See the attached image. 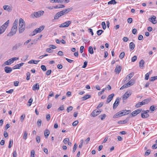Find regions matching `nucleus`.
I'll use <instances>...</instances> for the list:
<instances>
[{
    "label": "nucleus",
    "mask_w": 157,
    "mask_h": 157,
    "mask_svg": "<svg viewBox=\"0 0 157 157\" xmlns=\"http://www.w3.org/2000/svg\"><path fill=\"white\" fill-rule=\"evenodd\" d=\"M17 24L18 20L16 19L13 24L10 32L7 35L8 36H11L16 34L17 29Z\"/></svg>",
    "instance_id": "obj_1"
},
{
    "label": "nucleus",
    "mask_w": 157,
    "mask_h": 157,
    "mask_svg": "<svg viewBox=\"0 0 157 157\" xmlns=\"http://www.w3.org/2000/svg\"><path fill=\"white\" fill-rule=\"evenodd\" d=\"M10 23L9 20H8L1 27H0V35L2 34L5 31Z\"/></svg>",
    "instance_id": "obj_2"
},
{
    "label": "nucleus",
    "mask_w": 157,
    "mask_h": 157,
    "mask_svg": "<svg viewBox=\"0 0 157 157\" xmlns=\"http://www.w3.org/2000/svg\"><path fill=\"white\" fill-rule=\"evenodd\" d=\"M44 13V12L42 10H40L37 12H35L33 14H32L31 16L33 18L36 17V18L40 17L43 15Z\"/></svg>",
    "instance_id": "obj_3"
},
{
    "label": "nucleus",
    "mask_w": 157,
    "mask_h": 157,
    "mask_svg": "<svg viewBox=\"0 0 157 157\" xmlns=\"http://www.w3.org/2000/svg\"><path fill=\"white\" fill-rule=\"evenodd\" d=\"M65 14L63 10L62 11L56 13L54 16V19H57L59 18V17Z\"/></svg>",
    "instance_id": "obj_4"
},
{
    "label": "nucleus",
    "mask_w": 157,
    "mask_h": 157,
    "mask_svg": "<svg viewBox=\"0 0 157 157\" xmlns=\"http://www.w3.org/2000/svg\"><path fill=\"white\" fill-rule=\"evenodd\" d=\"M71 23V21H69L61 24L59 26L60 28H66L68 27Z\"/></svg>",
    "instance_id": "obj_5"
},
{
    "label": "nucleus",
    "mask_w": 157,
    "mask_h": 157,
    "mask_svg": "<svg viewBox=\"0 0 157 157\" xmlns=\"http://www.w3.org/2000/svg\"><path fill=\"white\" fill-rule=\"evenodd\" d=\"M22 43H17L13 46L12 49L13 50H15L17 49L18 48L22 46Z\"/></svg>",
    "instance_id": "obj_6"
},
{
    "label": "nucleus",
    "mask_w": 157,
    "mask_h": 157,
    "mask_svg": "<svg viewBox=\"0 0 157 157\" xmlns=\"http://www.w3.org/2000/svg\"><path fill=\"white\" fill-rule=\"evenodd\" d=\"M101 112V111L98 110L97 109H95L92 112L91 115L93 117H95L99 114Z\"/></svg>",
    "instance_id": "obj_7"
},
{
    "label": "nucleus",
    "mask_w": 157,
    "mask_h": 157,
    "mask_svg": "<svg viewBox=\"0 0 157 157\" xmlns=\"http://www.w3.org/2000/svg\"><path fill=\"white\" fill-rule=\"evenodd\" d=\"M156 18V17L154 15H153L151 17L149 18L148 19V20L153 24H155L157 23V21L155 20Z\"/></svg>",
    "instance_id": "obj_8"
},
{
    "label": "nucleus",
    "mask_w": 157,
    "mask_h": 157,
    "mask_svg": "<svg viewBox=\"0 0 157 157\" xmlns=\"http://www.w3.org/2000/svg\"><path fill=\"white\" fill-rule=\"evenodd\" d=\"M149 112L148 110H147L144 111L143 113L141 114V116L142 118H146L149 117V115L148 114V112Z\"/></svg>",
    "instance_id": "obj_9"
},
{
    "label": "nucleus",
    "mask_w": 157,
    "mask_h": 157,
    "mask_svg": "<svg viewBox=\"0 0 157 157\" xmlns=\"http://www.w3.org/2000/svg\"><path fill=\"white\" fill-rule=\"evenodd\" d=\"M19 27H24V26H25V21L21 18H20L19 19Z\"/></svg>",
    "instance_id": "obj_10"
},
{
    "label": "nucleus",
    "mask_w": 157,
    "mask_h": 157,
    "mask_svg": "<svg viewBox=\"0 0 157 157\" xmlns=\"http://www.w3.org/2000/svg\"><path fill=\"white\" fill-rule=\"evenodd\" d=\"M120 99L118 98L116 99V100L113 105V109H115L118 105Z\"/></svg>",
    "instance_id": "obj_11"
},
{
    "label": "nucleus",
    "mask_w": 157,
    "mask_h": 157,
    "mask_svg": "<svg viewBox=\"0 0 157 157\" xmlns=\"http://www.w3.org/2000/svg\"><path fill=\"white\" fill-rule=\"evenodd\" d=\"M114 96V94H111L109 95L107 98V99L106 101V103H108L111 101L113 97Z\"/></svg>",
    "instance_id": "obj_12"
},
{
    "label": "nucleus",
    "mask_w": 157,
    "mask_h": 157,
    "mask_svg": "<svg viewBox=\"0 0 157 157\" xmlns=\"http://www.w3.org/2000/svg\"><path fill=\"white\" fill-rule=\"evenodd\" d=\"M5 72L7 73H10L12 71L11 67H6L4 68Z\"/></svg>",
    "instance_id": "obj_13"
},
{
    "label": "nucleus",
    "mask_w": 157,
    "mask_h": 157,
    "mask_svg": "<svg viewBox=\"0 0 157 157\" xmlns=\"http://www.w3.org/2000/svg\"><path fill=\"white\" fill-rule=\"evenodd\" d=\"M4 9L6 10L9 12H10L12 10V7L8 5H5L3 6Z\"/></svg>",
    "instance_id": "obj_14"
},
{
    "label": "nucleus",
    "mask_w": 157,
    "mask_h": 157,
    "mask_svg": "<svg viewBox=\"0 0 157 157\" xmlns=\"http://www.w3.org/2000/svg\"><path fill=\"white\" fill-rule=\"evenodd\" d=\"M39 85L38 83L34 84L32 87V90L34 91H35L36 90H38L39 89Z\"/></svg>",
    "instance_id": "obj_15"
},
{
    "label": "nucleus",
    "mask_w": 157,
    "mask_h": 157,
    "mask_svg": "<svg viewBox=\"0 0 157 157\" xmlns=\"http://www.w3.org/2000/svg\"><path fill=\"white\" fill-rule=\"evenodd\" d=\"M24 64V63H21L19 64H17L13 67V69H19L20 68V67L22 66Z\"/></svg>",
    "instance_id": "obj_16"
},
{
    "label": "nucleus",
    "mask_w": 157,
    "mask_h": 157,
    "mask_svg": "<svg viewBox=\"0 0 157 157\" xmlns=\"http://www.w3.org/2000/svg\"><path fill=\"white\" fill-rule=\"evenodd\" d=\"M121 70V67L120 66H117L115 69V71L116 73L119 74Z\"/></svg>",
    "instance_id": "obj_17"
},
{
    "label": "nucleus",
    "mask_w": 157,
    "mask_h": 157,
    "mask_svg": "<svg viewBox=\"0 0 157 157\" xmlns=\"http://www.w3.org/2000/svg\"><path fill=\"white\" fill-rule=\"evenodd\" d=\"M131 95V94L128 93L127 92L125 93L123 96V100H126L127 98L129 97Z\"/></svg>",
    "instance_id": "obj_18"
},
{
    "label": "nucleus",
    "mask_w": 157,
    "mask_h": 157,
    "mask_svg": "<svg viewBox=\"0 0 157 157\" xmlns=\"http://www.w3.org/2000/svg\"><path fill=\"white\" fill-rule=\"evenodd\" d=\"M134 75V73H130L125 78V81L127 80H128V81Z\"/></svg>",
    "instance_id": "obj_19"
},
{
    "label": "nucleus",
    "mask_w": 157,
    "mask_h": 157,
    "mask_svg": "<svg viewBox=\"0 0 157 157\" xmlns=\"http://www.w3.org/2000/svg\"><path fill=\"white\" fill-rule=\"evenodd\" d=\"M50 134V131L47 129L45 130L44 132V136L46 138H47Z\"/></svg>",
    "instance_id": "obj_20"
},
{
    "label": "nucleus",
    "mask_w": 157,
    "mask_h": 157,
    "mask_svg": "<svg viewBox=\"0 0 157 157\" xmlns=\"http://www.w3.org/2000/svg\"><path fill=\"white\" fill-rule=\"evenodd\" d=\"M65 7V6L63 4H59L55 6H54V9H59L63 8Z\"/></svg>",
    "instance_id": "obj_21"
},
{
    "label": "nucleus",
    "mask_w": 157,
    "mask_h": 157,
    "mask_svg": "<svg viewBox=\"0 0 157 157\" xmlns=\"http://www.w3.org/2000/svg\"><path fill=\"white\" fill-rule=\"evenodd\" d=\"M135 45L133 42H131L129 44V48L131 49V51L134 48Z\"/></svg>",
    "instance_id": "obj_22"
},
{
    "label": "nucleus",
    "mask_w": 157,
    "mask_h": 157,
    "mask_svg": "<svg viewBox=\"0 0 157 157\" xmlns=\"http://www.w3.org/2000/svg\"><path fill=\"white\" fill-rule=\"evenodd\" d=\"M128 121L127 119L123 121H120L118 122V124H125Z\"/></svg>",
    "instance_id": "obj_23"
},
{
    "label": "nucleus",
    "mask_w": 157,
    "mask_h": 157,
    "mask_svg": "<svg viewBox=\"0 0 157 157\" xmlns=\"http://www.w3.org/2000/svg\"><path fill=\"white\" fill-rule=\"evenodd\" d=\"M40 61L39 60H31L28 62L29 63H34L35 64H37Z\"/></svg>",
    "instance_id": "obj_24"
},
{
    "label": "nucleus",
    "mask_w": 157,
    "mask_h": 157,
    "mask_svg": "<svg viewBox=\"0 0 157 157\" xmlns=\"http://www.w3.org/2000/svg\"><path fill=\"white\" fill-rule=\"evenodd\" d=\"M91 98V96L90 95H86L84 96H83L82 98V100H85L86 99H87L88 98Z\"/></svg>",
    "instance_id": "obj_25"
},
{
    "label": "nucleus",
    "mask_w": 157,
    "mask_h": 157,
    "mask_svg": "<svg viewBox=\"0 0 157 157\" xmlns=\"http://www.w3.org/2000/svg\"><path fill=\"white\" fill-rule=\"evenodd\" d=\"M72 9L73 8H72L70 7L67 9L64 10H63L66 14L71 11Z\"/></svg>",
    "instance_id": "obj_26"
},
{
    "label": "nucleus",
    "mask_w": 157,
    "mask_h": 157,
    "mask_svg": "<svg viewBox=\"0 0 157 157\" xmlns=\"http://www.w3.org/2000/svg\"><path fill=\"white\" fill-rule=\"evenodd\" d=\"M88 52L91 54H92L94 53V51L93 50V48L92 46H90L88 48Z\"/></svg>",
    "instance_id": "obj_27"
},
{
    "label": "nucleus",
    "mask_w": 157,
    "mask_h": 157,
    "mask_svg": "<svg viewBox=\"0 0 157 157\" xmlns=\"http://www.w3.org/2000/svg\"><path fill=\"white\" fill-rule=\"evenodd\" d=\"M150 101V100L149 99H145L142 102H143V104L144 105L146 104H147L148 102H149Z\"/></svg>",
    "instance_id": "obj_28"
},
{
    "label": "nucleus",
    "mask_w": 157,
    "mask_h": 157,
    "mask_svg": "<svg viewBox=\"0 0 157 157\" xmlns=\"http://www.w3.org/2000/svg\"><path fill=\"white\" fill-rule=\"evenodd\" d=\"M144 105L143 104V102L142 101L141 102H139L138 103H137L136 104L135 106L136 108H139V107H141V106H142V105Z\"/></svg>",
    "instance_id": "obj_29"
},
{
    "label": "nucleus",
    "mask_w": 157,
    "mask_h": 157,
    "mask_svg": "<svg viewBox=\"0 0 157 157\" xmlns=\"http://www.w3.org/2000/svg\"><path fill=\"white\" fill-rule=\"evenodd\" d=\"M11 63H10V61H9V60H7V61L5 62L4 63V64H3L2 65V67H4L6 65H10L11 64Z\"/></svg>",
    "instance_id": "obj_30"
},
{
    "label": "nucleus",
    "mask_w": 157,
    "mask_h": 157,
    "mask_svg": "<svg viewBox=\"0 0 157 157\" xmlns=\"http://www.w3.org/2000/svg\"><path fill=\"white\" fill-rule=\"evenodd\" d=\"M25 26L24 27H19V31L20 33H22L25 30Z\"/></svg>",
    "instance_id": "obj_31"
},
{
    "label": "nucleus",
    "mask_w": 157,
    "mask_h": 157,
    "mask_svg": "<svg viewBox=\"0 0 157 157\" xmlns=\"http://www.w3.org/2000/svg\"><path fill=\"white\" fill-rule=\"evenodd\" d=\"M117 2L115 0H111L108 3V4H115L117 3Z\"/></svg>",
    "instance_id": "obj_32"
},
{
    "label": "nucleus",
    "mask_w": 157,
    "mask_h": 157,
    "mask_svg": "<svg viewBox=\"0 0 157 157\" xmlns=\"http://www.w3.org/2000/svg\"><path fill=\"white\" fill-rule=\"evenodd\" d=\"M44 27V26L42 25L40 26L39 28H37V29L38 30V32H39V33H40L43 30Z\"/></svg>",
    "instance_id": "obj_33"
},
{
    "label": "nucleus",
    "mask_w": 157,
    "mask_h": 157,
    "mask_svg": "<svg viewBox=\"0 0 157 157\" xmlns=\"http://www.w3.org/2000/svg\"><path fill=\"white\" fill-rule=\"evenodd\" d=\"M144 61L143 59L141 60L139 62V66L140 67H142L143 66V65L144 64Z\"/></svg>",
    "instance_id": "obj_34"
},
{
    "label": "nucleus",
    "mask_w": 157,
    "mask_h": 157,
    "mask_svg": "<svg viewBox=\"0 0 157 157\" xmlns=\"http://www.w3.org/2000/svg\"><path fill=\"white\" fill-rule=\"evenodd\" d=\"M13 144V141L12 140H10L9 141V145L8 146L9 148H10L12 146Z\"/></svg>",
    "instance_id": "obj_35"
},
{
    "label": "nucleus",
    "mask_w": 157,
    "mask_h": 157,
    "mask_svg": "<svg viewBox=\"0 0 157 157\" xmlns=\"http://www.w3.org/2000/svg\"><path fill=\"white\" fill-rule=\"evenodd\" d=\"M27 76L26 79L27 80H29L30 79V73L29 72H28L26 74Z\"/></svg>",
    "instance_id": "obj_36"
},
{
    "label": "nucleus",
    "mask_w": 157,
    "mask_h": 157,
    "mask_svg": "<svg viewBox=\"0 0 157 157\" xmlns=\"http://www.w3.org/2000/svg\"><path fill=\"white\" fill-rule=\"evenodd\" d=\"M151 74L150 72H149L147 73L145 75V79L146 80H147L149 77V76Z\"/></svg>",
    "instance_id": "obj_37"
},
{
    "label": "nucleus",
    "mask_w": 157,
    "mask_h": 157,
    "mask_svg": "<svg viewBox=\"0 0 157 157\" xmlns=\"http://www.w3.org/2000/svg\"><path fill=\"white\" fill-rule=\"evenodd\" d=\"M103 32V31L102 30H99L97 31V33L98 35L99 36Z\"/></svg>",
    "instance_id": "obj_38"
},
{
    "label": "nucleus",
    "mask_w": 157,
    "mask_h": 157,
    "mask_svg": "<svg viewBox=\"0 0 157 157\" xmlns=\"http://www.w3.org/2000/svg\"><path fill=\"white\" fill-rule=\"evenodd\" d=\"M124 52H122L119 55V58L121 59H122L124 57Z\"/></svg>",
    "instance_id": "obj_39"
},
{
    "label": "nucleus",
    "mask_w": 157,
    "mask_h": 157,
    "mask_svg": "<svg viewBox=\"0 0 157 157\" xmlns=\"http://www.w3.org/2000/svg\"><path fill=\"white\" fill-rule=\"evenodd\" d=\"M73 109V107L71 106H70L67 108V111L68 113H69L70 111H71Z\"/></svg>",
    "instance_id": "obj_40"
},
{
    "label": "nucleus",
    "mask_w": 157,
    "mask_h": 157,
    "mask_svg": "<svg viewBox=\"0 0 157 157\" xmlns=\"http://www.w3.org/2000/svg\"><path fill=\"white\" fill-rule=\"evenodd\" d=\"M28 135V133L26 131H25L24 132V136H23V138L24 140H26L27 139V137Z\"/></svg>",
    "instance_id": "obj_41"
},
{
    "label": "nucleus",
    "mask_w": 157,
    "mask_h": 157,
    "mask_svg": "<svg viewBox=\"0 0 157 157\" xmlns=\"http://www.w3.org/2000/svg\"><path fill=\"white\" fill-rule=\"evenodd\" d=\"M157 79V76H155L153 77H152L151 78V79H150V81H153Z\"/></svg>",
    "instance_id": "obj_42"
},
{
    "label": "nucleus",
    "mask_w": 157,
    "mask_h": 157,
    "mask_svg": "<svg viewBox=\"0 0 157 157\" xmlns=\"http://www.w3.org/2000/svg\"><path fill=\"white\" fill-rule=\"evenodd\" d=\"M25 117V115L24 114H22L20 117V120L21 122H23L24 121V118Z\"/></svg>",
    "instance_id": "obj_43"
},
{
    "label": "nucleus",
    "mask_w": 157,
    "mask_h": 157,
    "mask_svg": "<svg viewBox=\"0 0 157 157\" xmlns=\"http://www.w3.org/2000/svg\"><path fill=\"white\" fill-rule=\"evenodd\" d=\"M37 33H36V31L34 30V31L33 32H32L30 34L29 36H34Z\"/></svg>",
    "instance_id": "obj_44"
},
{
    "label": "nucleus",
    "mask_w": 157,
    "mask_h": 157,
    "mask_svg": "<svg viewBox=\"0 0 157 157\" xmlns=\"http://www.w3.org/2000/svg\"><path fill=\"white\" fill-rule=\"evenodd\" d=\"M101 25L103 29H105L106 28V25L105 22H102L101 23Z\"/></svg>",
    "instance_id": "obj_45"
},
{
    "label": "nucleus",
    "mask_w": 157,
    "mask_h": 157,
    "mask_svg": "<svg viewBox=\"0 0 157 157\" xmlns=\"http://www.w3.org/2000/svg\"><path fill=\"white\" fill-rule=\"evenodd\" d=\"M52 2H58L59 3H62V0H52Z\"/></svg>",
    "instance_id": "obj_46"
},
{
    "label": "nucleus",
    "mask_w": 157,
    "mask_h": 157,
    "mask_svg": "<svg viewBox=\"0 0 157 157\" xmlns=\"http://www.w3.org/2000/svg\"><path fill=\"white\" fill-rule=\"evenodd\" d=\"M120 117L121 116L120 115L119 113L118 112L114 115L113 118H116Z\"/></svg>",
    "instance_id": "obj_47"
},
{
    "label": "nucleus",
    "mask_w": 157,
    "mask_h": 157,
    "mask_svg": "<svg viewBox=\"0 0 157 157\" xmlns=\"http://www.w3.org/2000/svg\"><path fill=\"white\" fill-rule=\"evenodd\" d=\"M69 139L68 138H66L63 140V142L65 144H66L69 142Z\"/></svg>",
    "instance_id": "obj_48"
},
{
    "label": "nucleus",
    "mask_w": 157,
    "mask_h": 157,
    "mask_svg": "<svg viewBox=\"0 0 157 157\" xmlns=\"http://www.w3.org/2000/svg\"><path fill=\"white\" fill-rule=\"evenodd\" d=\"M151 152V150L150 149L147 150L145 152V155H148L149 154H150Z\"/></svg>",
    "instance_id": "obj_49"
},
{
    "label": "nucleus",
    "mask_w": 157,
    "mask_h": 157,
    "mask_svg": "<svg viewBox=\"0 0 157 157\" xmlns=\"http://www.w3.org/2000/svg\"><path fill=\"white\" fill-rule=\"evenodd\" d=\"M106 89V88H103L101 91H100L98 93V95H100L101 94H103Z\"/></svg>",
    "instance_id": "obj_50"
},
{
    "label": "nucleus",
    "mask_w": 157,
    "mask_h": 157,
    "mask_svg": "<svg viewBox=\"0 0 157 157\" xmlns=\"http://www.w3.org/2000/svg\"><path fill=\"white\" fill-rule=\"evenodd\" d=\"M42 121L40 119H39L37 122V124L38 127H40Z\"/></svg>",
    "instance_id": "obj_51"
},
{
    "label": "nucleus",
    "mask_w": 157,
    "mask_h": 157,
    "mask_svg": "<svg viewBox=\"0 0 157 157\" xmlns=\"http://www.w3.org/2000/svg\"><path fill=\"white\" fill-rule=\"evenodd\" d=\"M137 59V57L136 56H134L132 58V62H135Z\"/></svg>",
    "instance_id": "obj_52"
},
{
    "label": "nucleus",
    "mask_w": 157,
    "mask_h": 157,
    "mask_svg": "<svg viewBox=\"0 0 157 157\" xmlns=\"http://www.w3.org/2000/svg\"><path fill=\"white\" fill-rule=\"evenodd\" d=\"M41 68L42 70L44 71H45L46 70V67L44 65H41Z\"/></svg>",
    "instance_id": "obj_53"
},
{
    "label": "nucleus",
    "mask_w": 157,
    "mask_h": 157,
    "mask_svg": "<svg viewBox=\"0 0 157 157\" xmlns=\"http://www.w3.org/2000/svg\"><path fill=\"white\" fill-rule=\"evenodd\" d=\"M120 116H122L123 115H125L124 110H122L119 112Z\"/></svg>",
    "instance_id": "obj_54"
},
{
    "label": "nucleus",
    "mask_w": 157,
    "mask_h": 157,
    "mask_svg": "<svg viewBox=\"0 0 157 157\" xmlns=\"http://www.w3.org/2000/svg\"><path fill=\"white\" fill-rule=\"evenodd\" d=\"M127 87V84H124L122 86L121 88H120V90H123L124 89Z\"/></svg>",
    "instance_id": "obj_55"
},
{
    "label": "nucleus",
    "mask_w": 157,
    "mask_h": 157,
    "mask_svg": "<svg viewBox=\"0 0 157 157\" xmlns=\"http://www.w3.org/2000/svg\"><path fill=\"white\" fill-rule=\"evenodd\" d=\"M103 104H104V103L103 102H101L99 104V105H98V106H97V108L98 109V108H101L103 106Z\"/></svg>",
    "instance_id": "obj_56"
},
{
    "label": "nucleus",
    "mask_w": 157,
    "mask_h": 157,
    "mask_svg": "<svg viewBox=\"0 0 157 157\" xmlns=\"http://www.w3.org/2000/svg\"><path fill=\"white\" fill-rule=\"evenodd\" d=\"M124 115L128 114L129 113L131 112V111L130 110H124Z\"/></svg>",
    "instance_id": "obj_57"
},
{
    "label": "nucleus",
    "mask_w": 157,
    "mask_h": 157,
    "mask_svg": "<svg viewBox=\"0 0 157 157\" xmlns=\"http://www.w3.org/2000/svg\"><path fill=\"white\" fill-rule=\"evenodd\" d=\"M37 142L39 143L40 141V137L39 136H37L36 138Z\"/></svg>",
    "instance_id": "obj_58"
},
{
    "label": "nucleus",
    "mask_w": 157,
    "mask_h": 157,
    "mask_svg": "<svg viewBox=\"0 0 157 157\" xmlns=\"http://www.w3.org/2000/svg\"><path fill=\"white\" fill-rule=\"evenodd\" d=\"M100 117H101V119L102 120H103L105 118L106 115L105 114H104L103 115H100Z\"/></svg>",
    "instance_id": "obj_59"
},
{
    "label": "nucleus",
    "mask_w": 157,
    "mask_h": 157,
    "mask_svg": "<svg viewBox=\"0 0 157 157\" xmlns=\"http://www.w3.org/2000/svg\"><path fill=\"white\" fill-rule=\"evenodd\" d=\"M132 21V19L131 18H129L127 20L128 22L129 23H131Z\"/></svg>",
    "instance_id": "obj_60"
},
{
    "label": "nucleus",
    "mask_w": 157,
    "mask_h": 157,
    "mask_svg": "<svg viewBox=\"0 0 157 157\" xmlns=\"http://www.w3.org/2000/svg\"><path fill=\"white\" fill-rule=\"evenodd\" d=\"M46 118L47 120L48 121L50 119V114H48L46 115Z\"/></svg>",
    "instance_id": "obj_61"
},
{
    "label": "nucleus",
    "mask_w": 157,
    "mask_h": 157,
    "mask_svg": "<svg viewBox=\"0 0 157 157\" xmlns=\"http://www.w3.org/2000/svg\"><path fill=\"white\" fill-rule=\"evenodd\" d=\"M78 123V121H76L72 123V125L73 126H76Z\"/></svg>",
    "instance_id": "obj_62"
},
{
    "label": "nucleus",
    "mask_w": 157,
    "mask_h": 157,
    "mask_svg": "<svg viewBox=\"0 0 157 157\" xmlns=\"http://www.w3.org/2000/svg\"><path fill=\"white\" fill-rule=\"evenodd\" d=\"M35 151L34 150H32L31 151V157H35Z\"/></svg>",
    "instance_id": "obj_63"
},
{
    "label": "nucleus",
    "mask_w": 157,
    "mask_h": 157,
    "mask_svg": "<svg viewBox=\"0 0 157 157\" xmlns=\"http://www.w3.org/2000/svg\"><path fill=\"white\" fill-rule=\"evenodd\" d=\"M52 71L51 70H48L46 72V74L47 75H49L51 73Z\"/></svg>",
    "instance_id": "obj_64"
}]
</instances>
